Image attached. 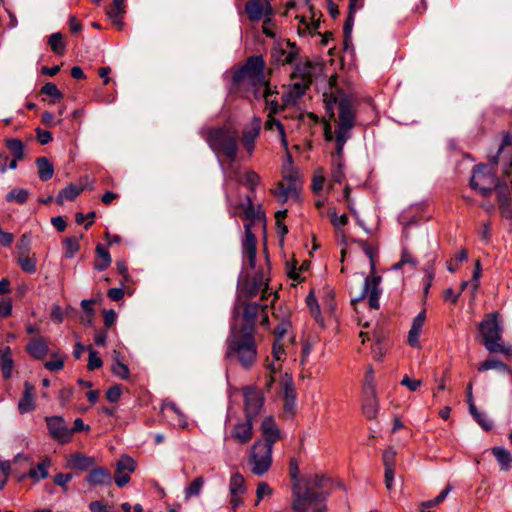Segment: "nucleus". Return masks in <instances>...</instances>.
Masks as SVG:
<instances>
[{
  "instance_id": "obj_46",
  "label": "nucleus",
  "mask_w": 512,
  "mask_h": 512,
  "mask_svg": "<svg viewBox=\"0 0 512 512\" xmlns=\"http://www.w3.org/2000/svg\"><path fill=\"white\" fill-rule=\"evenodd\" d=\"M64 245V256L66 258H72L80 249V243L77 238H66L63 241Z\"/></svg>"
},
{
  "instance_id": "obj_21",
  "label": "nucleus",
  "mask_w": 512,
  "mask_h": 512,
  "mask_svg": "<svg viewBox=\"0 0 512 512\" xmlns=\"http://www.w3.org/2000/svg\"><path fill=\"white\" fill-rule=\"evenodd\" d=\"M95 465V458L80 452L72 453L67 458V467L78 471L90 470Z\"/></svg>"
},
{
  "instance_id": "obj_62",
  "label": "nucleus",
  "mask_w": 512,
  "mask_h": 512,
  "mask_svg": "<svg viewBox=\"0 0 512 512\" xmlns=\"http://www.w3.org/2000/svg\"><path fill=\"white\" fill-rule=\"evenodd\" d=\"M64 367L62 358H55L45 363V368L50 371H60Z\"/></svg>"
},
{
  "instance_id": "obj_33",
  "label": "nucleus",
  "mask_w": 512,
  "mask_h": 512,
  "mask_svg": "<svg viewBox=\"0 0 512 512\" xmlns=\"http://www.w3.org/2000/svg\"><path fill=\"white\" fill-rule=\"evenodd\" d=\"M36 165L40 180L48 181L53 177L54 166L46 157L37 158Z\"/></svg>"
},
{
  "instance_id": "obj_53",
  "label": "nucleus",
  "mask_w": 512,
  "mask_h": 512,
  "mask_svg": "<svg viewBox=\"0 0 512 512\" xmlns=\"http://www.w3.org/2000/svg\"><path fill=\"white\" fill-rule=\"evenodd\" d=\"M329 216L331 217L332 225L337 230H339L341 227L347 225V223H348V216L346 214H343L340 217H338L336 211L332 210L329 212Z\"/></svg>"
},
{
  "instance_id": "obj_3",
  "label": "nucleus",
  "mask_w": 512,
  "mask_h": 512,
  "mask_svg": "<svg viewBox=\"0 0 512 512\" xmlns=\"http://www.w3.org/2000/svg\"><path fill=\"white\" fill-rule=\"evenodd\" d=\"M312 63L305 62L297 65L291 74L292 84L289 89L282 94L281 102L278 100L279 92L276 86L268 82L260 91V99L265 101L266 109L270 114H276L284 110L287 106L294 104L302 97L312 83Z\"/></svg>"
},
{
  "instance_id": "obj_18",
  "label": "nucleus",
  "mask_w": 512,
  "mask_h": 512,
  "mask_svg": "<svg viewBox=\"0 0 512 512\" xmlns=\"http://www.w3.org/2000/svg\"><path fill=\"white\" fill-rule=\"evenodd\" d=\"M261 432L263 440L262 444H269L273 449V445L280 440V430L272 417H266L261 424Z\"/></svg>"
},
{
  "instance_id": "obj_60",
  "label": "nucleus",
  "mask_w": 512,
  "mask_h": 512,
  "mask_svg": "<svg viewBox=\"0 0 512 512\" xmlns=\"http://www.w3.org/2000/svg\"><path fill=\"white\" fill-rule=\"evenodd\" d=\"M395 452L391 449L385 450L383 453V463L385 469H394L395 467Z\"/></svg>"
},
{
  "instance_id": "obj_1",
  "label": "nucleus",
  "mask_w": 512,
  "mask_h": 512,
  "mask_svg": "<svg viewBox=\"0 0 512 512\" xmlns=\"http://www.w3.org/2000/svg\"><path fill=\"white\" fill-rule=\"evenodd\" d=\"M325 108L330 118L334 117V108L338 109V124L336 128L335 151L332 153L331 178L341 183L345 178L343 148L351 137V130L355 125L356 112L354 102L347 96L331 94L325 98Z\"/></svg>"
},
{
  "instance_id": "obj_39",
  "label": "nucleus",
  "mask_w": 512,
  "mask_h": 512,
  "mask_svg": "<svg viewBox=\"0 0 512 512\" xmlns=\"http://www.w3.org/2000/svg\"><path fill=\"white\" fill-rule=\"evenodd\" d=\"M48 44L55 54L63 55L65 53L66 44L60 32L52 33L49 36Z\"/></svg>"
},
{
  "instance_id": "obj_38",
  "label": "nucleus",
  "mask_w": 512,
  "mask_h": 512,
  "mask_svg": "<svg viewBox=\"0 0 512 512\" xmlns=\"http://www.w3.org/2000/svg\"><path fill=\"white\" fill-rule=\"evenodd\" d=\"M81 191V187L70 184L59 192L56 201L58 204H62L65 200L73 201L81 193Z\"/></svg>"
},
{
  "instance_id": "obj_35",
  "label": "nucleus",
  "mask_w": 512,
  "mask_h": 512,
  "mask_svg": "<svg viewBox=\"0 0 512 512\" xmlns=\"http://www.w3.org/2000/svg\"><path fill=\"white\" fill-rule=\"evenodd\" d=\"M233 178L239 181L240 183L248 186L252 192L255 190V187L260 183L261 179L259 174L253 170H247L244 173L243 178H240L238 171H235Z\"/></svg>"
},
{
  "instance_id": "obj_59",
  "label": "nucleus",
  "mask_w": 512,
  "mask_h": 512,
  "mask_svg": "<svg viewBox=\"0 0 512 512\" xmlns=\"http://www.w3.org/2000/svg\"><path fill=\"white\" fill-rule=\"evenodd\" d=\"M272 494V489L268 486L267 483L261 482L258 484L256 489L257 502L256 505L263 499L264 496H269Z\"/></svg>"
},
{
  "instance_id": "obj_54",
  "label": "nucleus",
  "mask_w": 512,
  "mask_h": 512,
  "mask_svg": "<svg viewBox=\"0 0 512 512\" xmlns=\"http://www.w3.org/2000/svg\"><path fill=\"white\" fill-rule=\"evenodd\" d=\"M31 239L27 234H23L17 243L19 255L29 254Z\"/></svg>"
},
{
  "instance_id": "obj_41",
  "label": "nucleus",
  "mask_w": 512,
  "mask_h": 512,
  "mask_svg": "<svg viewBox=\"0 0 512 512\" xmlns=\"http://www.w3.org/2000/svg\"><path fill=\"white\" fill-rule=\"evenodd\" d=\"M230 494H244L246 491L244 477L240 473L231 476L229 482Z\"/></svg>"
},
{
  "instance_id": "obj_6",
  "label": "nucleus",
  "mask_w": 512,
  "mask_h": 512,
  "mask_svg": "<svg viewBox=\"0 0 512 512\" xmlns=\"http://www.w3.org/2000/svg\"><path fill=\"white\" fill-rule=\"evenodd\" d=\"M360 246L365 255L370 259V275L364 280V286L360 289L355 296L352 297V303L359 302L368 297V303L370 308L379 309V297L382 293L380 288L381 276L376 275V263L375 257L377 256V250L365 241H356Z\"/></svg>"
},
{
  "instance_id": "obj_12",
  "label": "nucleus",
  "mask_w": 512,
  "mask_h": 512,
  "mask_svg": "<svg viewBox=\"0 0 512 512\" xmlns=\"http://www.w3.org/2000/svg\"><path fill=\"white\" fill-rule=\"evenodd\" d=\"M262 128V120L258 116H253L252 119L244 125L241 131V145L247 152L248 157L253 155L255 149V142L260 135Z\"/></svg>"
},
{
  "instance_id": "obj_57",
  "label": "nucleus",
  "mask_w": 512,
  "mask_h": 512,
  "mask_svg": "<svg viewBox=\"0 0 512 512\" xmlns=\"http://www.w3.org/2000/svg\"><path fill=\"white\" fill-rule=\"evenodd\" d=\"M122 394V389L120 385L111 386L106 392V398L109 402H117Z\"/></svg>"
},
{
  "instance_id": "obj_32",
  "label": "nucleus",
  "mask_w": 512,
  "mask_h": 512,
  "mask_svg": "<svg viewBox=\"0 0 512 512\" xmlns=\"http://www.w3.org/2000/svg\"><path fill=\"white\" fill-rule=\"evenodd\" d=\"M97 258L94 263V268L98 271L105 270L111 264V257L108 249L102 244L96 246Z\"/></svg>"
},
{
  "instance_id": "obj_23",
  "label": "nucleus",
  "mask_w": 512,
  "mask_h": 512,
  "mask_svg": "<svg viewBox=\"0 0 512 512\" xmlns=\"http://www.w3.org/2000/svg\"><path fill=\"white\" fill-rule=\"evenodd\" d=\"M34 409V387L29 382H25L23 394L18 402V411L20 414H26Z\"/></svg>"
},
{
  "instance_id": "obj_27",
  "label": "nucleus",
  "mask_w": 512,
  "mask_h": 512,
  "mask_svg": "<svg viewBox=\"0 0 512 512\" xmlns=\"http://www.w3.org/2000/svg\"><path fill=\"white\" fill-rule=\"evenodd\" d=\"M287 49L281 48L277 50L274 54L277 61L282 62V64H292L298 57V49L294 43L287 41L286 43Z\"/></svg>"
},
{
  "instance_id": "obj_40",
  "label": "nucleus",
  "mask_w": 512,
  "mask_h": 512,
  "mask_svg": "<svg viewBox=\"0 0 512 512\" xmlns=\"http://www.w3.org/2000/svg\"><path fill=\"white\" fill-rule=\"evenodd\" d=\"M205 484V479L203 476L196 477L186 488H185V499H190L191 497H197L200 495V492Z\"/></svg>"
},
{
  "instance_id": "obj_10",
  "label": "nucleus",
  "mask_w": 512,
  "mask_h": 512,
  "mask_svg": "<svg viewBox=\"0 0 512 512\" xmlns=\"http://www.w3.org/2000/svg\"><path fill=\"white\" fill-rule=\"evenodd\" d=\"M247 462L254 475H264L272 465V448L269 444L256 441L250 449Z\"/></svg>"
},
{
  "instance_id": "obj_22",
  "label": "nucleus",
  "mask_w": 512,
  "mask_h": 512,
  "mask_svg": "<svg viewBox=\"0 0 512 512\" xmlns=\"http://www.w3.org/2000/svg\"><path fill=\"white\" fill-rule=\"evenodd\" d=\"M281 387L284 394V410L293 413L296 402V390L292 378L285 377L281 381Z\"/></svg>"
},
{
  "instance_id": "obj_51",
  "label": "nucleus",
  "mask_w": 512,
  "mask_h": 512,
  "mask_svg": "<svg viewBox=\"0 0 512 512\" xmlns=\"http://www.w3.org/2000/svg\"><path fill=\"white\" fill-rule=\"evenodd\" d=\"M102 359L99 357L98 353L93 350L91 347L89 348V358L87 368L88 370L99 369L102 366Z\"/></svg>"
},
{
  "instance_id": "obj_42",
  "label": "nucleus",
  "mask_w": 512,
  "mask_h": 512,
  "mask_svg": "<svg viewBox=\"0 0 512 512\" xmlns=\"http://www.w3.org/2000/svg\"><path fill=\"white\" fill-rule=\"evenodd\" d=\"M362 410L364 415L368 419H374L377 414V401L375 398V393L371 390V395L365 399L363 403Z\"/></svg>"
},
{
  "instance_id": "obj_61",
  "label": "nucleus",
  "mask_w": 512,
  "mask_h": 512,
  "mask_svg": "<svg viewBox=\"0 0 512 512\" xmlns=\"http://www.w3.org/2000/svg\"><path fill=\"white\" fill-rule=\"evenodd\" d=\"M296 180H297V171L293 167L284 166L282 182L296 184Z\"/></svg>"
},
{
  "instance_id": "obj_9",
  "label": "nucleus",
  "mask_w": 512,
  "mask_h": 512,
  "mask_svg": "<svg viewBox=\"0 0 512 512\" xmlns=\"http://www.w3.org/2000/svg\"><path fill=\"white\" fill-rule=\"evenodd\" d=\"M498 313H490L479 324V331L483 338V344L491 353L512 355V346L501 343L502 328L498 321Z\"/></svg>"
},
{
  "instance_id": "obj_14",
  "label": "nucleus",
  "mask_w": 512,
  "mask_h": 512,
  "mask_svg": "<svg viewBox=\"0 0 512 512\" xmlns=\"http://www.w3.org/2000/svg\"><path fill=\"white\" fill-rule=\"evenodd\" d=\"M253 422V419L245 417L243 421L235 423L231 427L229 437L239 445H245L249 443L254 435Z\"/></svg>"
},
{
  "instance_id": "obj_7",
  "label": "nucleus",
  "mask_w": 512,
  "mask_h": 512,
  "mask_svg": "<svg viewBox=\"0 0 512 512\" xmlns=\"http://www.w3.org/2000/svg\"><path fill=\"white\" fill-rule=\"evenodd\" d=\"M470 187L483 197H487L493 191H496L501 207L507 206V197L505 196L507 186L500 184L493 168L483 164L476 166L470 179Z\"/></svg>"
},
{
  "instance_id": "obj_34",
  "label": "nucleus",
  "mask_w": 512,
  "mask_h": 512,
  "mask_svg": "<svg viewBox=\"0 0 512 512\" xmlns=\"http://www.w3.org/2000/svg\"><path fill=\"white\" fill-rule=\"evenodd\" d=\"M249 20L259 21L263 17L264 5L261 0H249L245 5Z\"/></svg>"
},
{
  "instance_id": "obj_11",
  "label": "nucleus",
  "mask_w": 512,
  "mask_h": 512,
  "mask_svg": "<svg viewBox=\"0 0 512 512\" xmlns=\"http://www.w3.org/2000/svg\"><path fill=\"white\" fill-rule=\"evenodd\" d=\"M241 392L244 397L243 410L245 417L255 420L264 405L263 392L254 385L243 387Z\"/></svg>"
},
{
  "instance_id": "obj_20",
  "label": "nucleus",
  "mask_w": 512,
  "mask_h": 512,
  "mask_svg": "<svg viewBox=\"0 0 512 512\" xmlns=\"http://www.w3.org/2000/svg\"><path fill=\"white\" fill-rule=\"evenodd\" d=\"M262 306L263 305L258 303H246L244 305L243 318L245 320V325L239 330H251L254 334L255 324L258 320Z\"/></svg>"
},
{
  "instance_id": "obj_49",
  "label": "nucleus",
  "mask_w": 512,
  "mask_h": 512,
  "mask_svg": "<svg viewBox=\"0 0 512 512\" xmlns=\"http://www.w3.org/2000/svg\"><path fill=\"white\" fill-rule=\"evenodd\" d=\"M41 92L47 96H50V97L56 99V100H60L63 97V95L59 91L58 87L52 82H48V83L44 84L41 88Z\"/></svg>"
},
{
  "instance_id": "obj_24",
  "label": "nucleus",
  "mask_w": 512,
  "mask_h": 512,
  "mask_svg": "<svg viewBox=\"0 0 512 512\" xmlns=\"http://www.w3.org/2000/svg\"><path fill=\"white\" fill-rule=\"evenodd\" d=\"M426 319L424 311L420 312L414 319L408 333V343L412 347H420L419 338Z\"/></svg>"
},
{
  "instance_id": "obj_64",
  "label": "nucleus",
  "mask_w": 512,
  "mask_h": 512,
  "mask_svg": "<svg viewBox=\"0 0 512 512\" xmlns=\"http://www.w3.org/2000/svg\"><path fill=\"white\" fill-rule=\"evenodd\" d=\"M89 510L91 512H111L110 508L103 504L101 501H92L89 504Z\"/></svg>"
},
{
  "instance_id": "obj_16",
  "label": "nucleus",
  "mask_w": 512,
  "mask_h": 512,
  "mask_svg": "<svg viewBox=\"0 0 512 512\" xmlns=\"http://www.w3.org/2000/svg\"><path fill=\"white\" fill-rule=\"evenodd\" d=\"M256 245L257 239L252 233L251 224L245 225V239L242 243L243 256L248 260L251 268L255 267L256 264Z\"/></svg>"
},
{
  "instance_id": "obj_44",
  "label": "nucleus",
  "mask_w": 512,
  "mask_h": 512,
  "mask_svg": "<svg viewBox=\"0 0 512 512\" xmlns=\"http://www.w3.org/2000/svg\"><path fill=\"white\" fill-rule=\"evenodd\" d=\"M6 147L16 159L24 158V145L21 140L13 138L6 140Z\"/></svg>"
},
{
  "instance_id": "obj_56",
  "label": "nucleus",
  "mask_w": 512,
  "mask_h": 512,
  "mask_svg": "<svg viewBox=\"0 0 512 512\" xmlns=\"http://www.w3.org/2000/svg\"><path fill=\"white\" fill-rule=\"evenodd\" d=\"M289 473L292 479V483H297L303 480V477H299L300 469L298 462L295 459H291L289 462Z\"/></svg>"
},
{
  "instance_id": "obj_25",
  "label": "nucleus",
  "mask_w": 512,
  "mask_h": 512,
  "mask_svg": "<svg viewBox=\"0 0 512 512\" xmlns=\"http://www.w3.org/2000/svg\"><path fill=\"white\" fill-rule=\"evenodd\" d=\"M107 16L111 19L112 23L118 27L123 28L122 17L126 13L125 0H113L112 5L107 9Z\"/></svg>"
},
{
  "instance_id": "obj_55",
  "label": "nucleus",
  "mask_w": 512,
  "mask_h": 512,
  "mask_svg": "<svg viewBox=\"0 0 512 512\" xmlns=\"http://www.w3.org/2000/svg\"><path fill=\"white\" fill-rule=\"evenodd\" d=\"M241 290L242 293L249 298L255 296L259 291L257 284H255L251 279H248L243 283Z\"/></svg>"
},
{
  "instance_id": "obj_8",
  "label": "nucleus",
  "mask_w": 512,
  "mask_h": 512,
  "mask_svg": "<svg viewBox=\"0 0 512 512\" xmlns=\"http://www.w3.org/2000/svg\"><path fill=\"white\" fill-rule=\"evenodd\" d=\"M238 132L228 126L212 128L207 132L206 141L217 154L224 155L230 162H234L238 153Z\"/></svg>"
},
{
  "instance_id": "obj_26",
  "label": "nucleus",
  "mask_w": 512,
  "mask_h": 512,
  "mask_svg": "<svg viewBox=\"0 0 512 512\" xmlns=\"http://www.w3.org/2000/svg\"><path fill=\"white\" fill-rule=\"evenodd\" d=\"M26 350L35 359L42 360L48 353V346L43 337H37L27 344Z\"/></svg>"
},
{
  "instance_id": "obj_4",
  "label": "nucleus",
  "mask_w": 512,
  "mask_h": 512,
  "mask_svg": "<svg viewBox=\"0 0 512 512\" xmlns=\"http://www.w3.org/2000/svg\"><path fill=\"white\" fill-rule=\"evenodd\" d=\"M266 63L262 56L248 57L232 76V89L246 98L260 99V91L270 82L265 75Z\"/></svg>"
},
{
  "instance_id": "obj_13",
  "label": "nucleus",
  "mask_w": 512,
  "mask_h": 512,
  "mask_svg": "<svg viewBox=\"0 0 512 512\" xmlns=\"http://www.w3.org/2000/svg\"><path fill=\"white\" fill-rule=\"evenodd\" d=\"M47 429L51 438L60 444H67L72 440V431L62 416H49L45 418Z\"/></svg>"
},
{
  "instance_id": "obj_29",
  "label": "nucleus",
  "mask_w": 512,
  "mask_h": 512,
  "mask_svg": "<svg viewBox=\"0 0 512 512\" xmlns=\"http://www.w3.org/2000/svg\"><path fill=\"white\" fill-rule=\"evenodd\" d=\"M275 114L268 113L267 119L264 123V128L267 131L277 130L281 139V144L284 149H287V139L284 126L282 123L274 117Z\"/></svg>"
},
{
  "instance_id": "obj_47",
  "label": "nucleus",
  "mask_w": 512,
  "mask_h": 512,
  "mask_svg": "<svg viewBox=\"0 0 512 512\" xmlns=\"http://www.w3.org/2000/svg\"><path fill=\"white\" fill-rule=\"evenodd\" d=\"M112 372L115 376H117L123 380L128 379L130 376V371H129L128 366L119 360L115 361V363L112 365Z\"/></svg>"
},
{
  "instance_id": "obj_36",
  "label": "nucleus",
  "mask_w": 512,
  "mask_h": 512,
  "mask_svg": "<svg viewBox=\"0 0 512 512\" xmlns=\"http://www.w3.org/2000/svg\"><path fill=\"white\" fill-rule=\"evenodd\" d=\"M272 193L282 202H285L289 196L297 193V185L295 183L285 184L284 182H279L277 188Z\"/></svg>"
},
{
  "instance_id": "obj_30",
  "label": "nucleus",
  "mask_w": 512,
  "mask_h": 512,
  "mask_svg": "<svg viewBox=\"0 0 512 512\" xmlns=\"http://www.w3.org/2000/svg\"><path fill=\"white\" fill-rule=\"evenodd\" d=\"M452 491V486L447 484L446 487L434 499L423 501L419 504V512H431V509L440 505Z\"/></svg>"
},
{
  "instance_id": "obj_48",
  "label": "nucleus",
  "mask_w": 512,
  "mask_h": 512,
  "mask_svg": "<svg viewBox=\"0 0 512 512\" xmlns=\"http://www.w3.org/2000/svg\"><path fill=\"white\" fill-rule=\"evenodd\" d=\"M356 11L357 10L349 9L347 19H346V21L344 23V26H343V33H344V37H345V45H347V43H348V41L350 39V35H351V32H352L353 23H354V15H355Z\"/></svg>"
},
{
  "instance_id": "obj_63",
  "label": "nucleus",
  "mask_w": 512,
  "mask_h": 512,
  "mask_svg": "<svg viewBox=\"0 0 512 512\" xmlns=\"http://www.w3.org/2000/svg\"><path fill=\"white\" fill-rule=\"evenodd\" d=\"M116 313L114 310L110 309V310H104L103 312V320H104V325L106 328H110L116 321Z\"/></svg>"
},
{
  "instance_id": "obj_50",
  "label": "nucleus",
  "mask_w": 512,
  "mask_h": 512,
  "mask_svg": "<svg viewBox=\"0 0 512 512\" xmlns=\"http://www.w3.org/2000/svg\"><path fill=\"white\" fill-rule=\"evenodd\" d=\"M386 350H387V347H386V344L384 343V341L378 339L372 345V350H371L372 357L375 360L380 361V360H382L384 354L386 353Z\"/></svg>"
},
{
  "instance_id": "obj_31",
  "label": "nucleus",
  "mask_w": 512,
  "mask_h": 512,
  "mask_svg": "<svg viewBox=\"0 0 512 512\" xmlns=\"http://www.w3.org/2000/svg\"><path fill=\"white\" fill-rule=\"evenodd\" d=\"M492 454L497 459L501 470L508 471L512 467V455L504 447H494Z\"/></svg>"
},
{
  "instance_id": "obj_17",
  "label": "nucleus",
  "mask_w": 512,
  "mask_h": 512,
  "mask_svg": "<svg viewBox=\"0 0 512 512\" xmlns=\"http://www.w3.org/2000/svg\"><path fill=\"white\" fill-rule=\"evenodd\" d=\"M85 481L93 487L109 486L112 484V475L107 468L94 465L85 477Z\"/></svg>"
},
{
  "instance_id": "obj_2",
  "label": "nucleus",
  "mask_w": 512,
  "mask_h": 512,
  "mask_svg": "<svg viewBox=\"0 0 512 512\" xmlns=\"http://www.w3.org/2000/svg\"><path fill=\"white\" fill-rule=\"evenodd\" d=\"M329 479L321 474H306L303 480L292 483L293 512H326L330 495Z\"/></svg>"
},
{
  "instance_id": "obj_19",
  "label": "nucleus",
  "mask_w": 512,
  "mask_h": 512,
  "mask_svg": "<svg viewBox=\"0 0 512 512\" xmlns=\"http://www.w3.org/2000/svg\"><path fill=\"white\" fill-rule=\"evenodd\" d=\"M51 460L49 457H44L35 467H31L28 473H22L16 476L17 481H23L26 477L31 478L34 482H39L49 476V468Z\"/></svg>"
},
{
  "instance_id": "obj_45",
  "label": "nucleus",
  "mask_w": 512,
  "mask_h": 512,
  "mask_svg": "<svg viewBox=\"0 0 512 512\" xmlns=\"http://www.w3.org/2000/svg\"><path fill=\"white\" fill-rule=\"evenodd\" d=\"M29 196V192L26 189H13L6 195L8 202H17L18 204H24Z\"/></svg>"
},
{
  "instance_id": "obj_37",
  "label": "nucleus",
  "mask_w": 512,
  "mask_h": 512,
  "mask_svg": "<svg viewBox=\"0 0 512 512\" xmlns=\"http://www.w3.org/2000/svg\"><path fill=\"white\" fill-rule=\"evenodd\" d=\"M490 369H497L500 372L507 373L508 375L512 374V371L507 364L495 359H487L478 366L479 372H484Z\"/></svg>"
},
{
  "instance_id": "obj_28",
  "label": "nucleus",
  "mask_w": 512,
  "mask_h": 512,
  "mask_svg": "<svg viewBox=\"0 0 512 512\" xmlns=\"http://www.w3.org/2000/svg\"><path fill=\"white\" fill-rule=\"evenodd\" d=\"M14 362L11 356L10 347H5L0 350V369L4 379H9L12 375Z\"/></svg>"
},
{
  "instance_id": "obj_15",
  "label": "nucleus",
  "mask_w": 512,
  "mask_h": 512,
  "mask_svg": "<svg viewBox=\"0 0 512 512\" xmlns=\"http://www.w3.org/2000/svg\"><path fill=\"white\" fill-rule=\"evenodd\" d=\"M136 468L135 461L129 456H123L117 462L114 481L118 487L125 486L130 481V475Z\"/></svg>"
},
{
  "instance_id": "obj_5",
  "label": "nucleus",
  "mask_w": 512,
  "mask_h": 512,
  "mask_svg": "<svg viewBox=\"0 0 512 512\" xmlns=\"http://www.w3.org/2000/svg\"><path fill=\"white\" fill-rule=\"evenodd\" d=\"M225 357L239 364L244 370H250L256 363L258 347L251 330L233 328L227 338Z\"/></svg>"
},
{
  "instance_id": "obj_58",
  "label": "nucleus",
  "mask_w": 512,
  "mask_h": 512,
  "mask_svg": "<svg viewBox=\"0 0 512 512\" xmlns=\"http://www.w3.org/2000/svg\"><path fill=\"white\" fill-rule=\"evenodd\" d=\"M73 397V389L70 388V387H65V388H62L60 391H59V401H60V405L62 407L66 406L72 399Z\"/></svg>"
},
{
  "instance_id": "obj_52",
  "label": "nucleus",
  "mask_w": 512,
  "mask_h": 512,
  "mask_svg": "<svg viewBox=\"0 0 512 512\" xmlns=\"http://www.w3.org/2000/svg\"><path fill=\"white\" fill-rule=\"evenodd\" d=\"M73 475L70 473H58L54 476V483L58 486H60L63 491L68 490V483L72 480Z\"/></svg>"
},
{
  "instance_id": "obj_43",
  "label": "nucleus",
  "mask_w": 512,
  "mask_h": 512,
  "mask_svg": "<svg viewBox=\"0 0 512 512\" xmlns=\"http://www.w3.org/2000/svg\"><path fill=\"white\" fill-rule=\"evenodd\" d=\"M17 263L20 266V268L26 273L33 274L37 270L36 258L29 257L28 254L18 255Z\"/></svg>"
}]
</instances>
